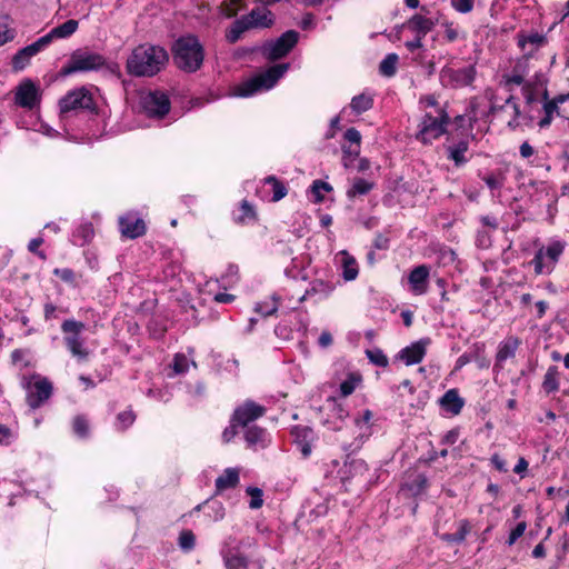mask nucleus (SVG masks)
<instances>
[{"instance_id": "obj_1", "label": "nucleus", "mask_w": 569, "mask_h": 569, "mask_svg": "<svg viewBox=\"0 0 569 569\" xmlns=\"http://www.w3.org/2000/svg\"><path fill=\"white\" fill-rule=\"evenodd\" d=\"M169 54L163 47L143 43L137 46L127 59L126 69L134 77H153L167 64Z\"/></svg>"}, {"instance_id": "obj_2", "label": "nucleus", "mask_w": 569, "mask_h": 569, "mask_svg": "<svg viewBox=\"0 0 569 569\" xmlns=\"http://www.w3.org/2000/svg\"><path fill=\"white\" fill-rule=\"evenodd\" d=\"M529 63L519 59L510 74L502 76L501 83L509 94H512L515 87H521L522 96L527 104H532L540 99V94L547 98L546 81L541 76L536 74L533 79L526 80L525 73Z\"/></svg>"}, {"instance_id": "obj_3", "label": "nucleus", "mask_w": 569, "mask_h": 569, "mask_svg": "<svg viewBox=\"0 0 569 569\" xmlns=\"http://www.w3.org/2000/svg\"><path fill=\"white\" fill-rule=\"evenodd\" d=\"M174 64L186 72H194L203 63L204 51L196 36L187 34L176 40L172 46Z\"/></svg>"}, {"instance_id": "obj_4", "label": "nucleus", "mask_w": 569, "mask_h": 569, "mask_svg": "<svg viewBox=\"0 0 569 569\" xmlns=\"http://www.w3.org/2000/svg\"><path fill=\"white\" fill-rule=\"evenodd\" d=\"M489 116L492 120L505 123L510 130H516L525 119L513 94H509L505 99L491 96Z\"/></svg>"}, {"instance_id": "obj_5", "label": "nucleus", "mask_w": 569, "mask_h": 569, "mask_svg": "<svg viewBox=\"0 0 569 569\" xmlns=\"http://www.w3.org/2000/svg\"><path fill=\"white\" fill-rule=\"evenodd\" d=\"M289 67V63L271 66L266 71L240 84L237 88V94L240 97H249L260 90L271 89L288 71Z\"/></svg>"}, {"instance_id": "obj_6", "label": "nucleus", "mask_w": 569, "mask_h": 569, "mask_svg": "<svg viewBox=\"0 0 569 569\" xmlns=\"http://www.w3.org/2000/svg\"><path fill=\"white\" fill-rule=\"evenodd\" d=\"M104 63L103 56L87 49H79L71 53L68 63L61 69V74L69 76L76 72L94 71L103 67Z\"/></svg>"}, {"instance_id": "obj_7", "label": "nucleus", "mask_w": 569, "mask_h": 569, "mask_svg": "<svg viewBox=\"0 0 569 569\" xmlns=\"http://www.w3.org/2000/svg\"><path fill=\"white\" fill-rule=\"evenodd\" d=\"M436 116L426 113L419 124L416 137L422 143H430L446 132L449 117L441 108L436 110Z\"/></svg>"}, {"instance_id": "obj_8", "label": "nucleus", "mask_w": 569, "mask_h": 569, "mask_svg": "<svg viewBox=\"0 0 569 569\" xmlns=\"http://www.w3.org/2000/svg\"><path fill=\"white\" fill-rule=\"evenodd\" d=\"M299 32L296 30H288L283 32L276 40L264 42L261 48V54L269 61H277L286 56L295 48L299 41Z\"/></svg>"}, {"instance_id": "obj_9", "label": "nucleus", "mask_w": 569, "mask_h": 569, "mask_svg": "<svg viewBox=\"0 0 569 569\" xmlns=\"http://www.w3.org/2000/svg\"><path fill=\"white\" fill-rule=\"evenodd\" d=\"M83 329L84 323L73 319L66 320L61 325V330L64 333L63 340L68 350L80 361L87 360L89 356V351L84 348L83 340L80 338Z\"/></svg>"}, {"instance_id": "obj_10", "label": "nucleus", "mask_w": 569, "mask_h": 569, "mask_svg": "<svg viewBox=\"0 0 569 569\" xmlns=\"http://www.w3.org/2000/svg\"><path fill=\"white\" fill-rule=\"evenodd\" d=\"M476 78V68L473 66H465L455 68L445 66L439 73L440 83L446 88H465L470 86Z\"/></svg>"}, {"instance_id": "obj_11", "label": "nucleus", "mask_w": 569, "mask_h": 569, "mask_svg": "<svg viewBox=\"0 0 569 569\" xmlns=\"http://www.w3.org/2000/svg\"><path fill=\"white\" fill-rule=\"evenodd\" d=\"M34 382L23 378L22 386L27 390V403L30 408H39L52 395V383L47 378L33 376Z\"/></svg>"}, {"instance_id": "obj_12", "label": "nucleus", "mask_w": 569, "mask_h": 569, "mask_svg": "<svg viewBox=\"0 0 569 569\" xmlns=\"http://www.w3.org/2000/svg\"><path fill=\"white\" fill-rule=\"evenodd\" d=\"M141 107L148 117L162 118L170 110V101L163 92H148L141 97Z\"/></svg>"}, {"instance_id": "obj_13", "label": "nucleus", "mask_w": 569, "mask_h": 569, "mask_svg": "<svg viewBox=\"0 0 569 569\" xmlns=\"http://www.w3.org/2000/svg\"><path fill=\"white\" fill-rule=\"evenodd\" d=\"M61 112H69L78 109H91L93 100L86 88L76 89L64 96L60 102Z\"/></svg>"}, {"instance_id": "obj_14", "label": "nucleus", "mask_w": 569, "mask_h": 569, "mask_svg": "<svg viewBox=\"0 0 569 569\" xmlns=\"http://www.w3.org/2000/svg\"><path fill=\"white\" fill-rule=\"evenodd\" d=\"M361 134L355 128H349L343 134V164L346 168L353 166L360 153Z\"/></svg>"}, {"instance_id": "obj_15", "label": "nucleus", "mask_w": 569, "mask_h": 569, "mask_svg": "<svg viewBox=\"0 0 569 569\" xmlns=\"http://www.w3.org/2000/svg\"><path fill=\"white\" fill-rule=\"evenodd\" d=\"M547 43V36L538 32L518 36V46L523 51V56L520 59L528 63L531 59H537L538 57H535V53Z\"/></svg>"}, {"instance_id": "obj_16", "label": "nucleus", "mask_w": 569, "mask_h": 569, "mask_svg": "<svg viewBox=\"0 0 569 569\" xmlns=\"http://www.w3.org/2000/svg\"><path fill=\"white\" fill-rule=\"evenodd\" d=\"M220 553L226 569H247L249 566V559L241 552L239 545L226 542Z\"/></svg>"}, {"instance_id": "obj_17", "label": "nucleus", "mask_w": 569, "mask_h": 569, "mask_svg": "<svg viewBox=\"0 0 569 569\" xmlns=\"http://www.w3.org/2000/svg\"><path fill=\"white\" fill-rule=\"evenodd\" d=\"M264 412V407L248 400L234 410L232 422L244 427L249 422L262 417Z\"/></svg>"}, {"instance_id": "obj_18", "label": "nucleus", "mask_w": 569, "mask_h": 569, "mask_svg": "<svg viewBox=\"0 0 569 569\" xmlns=\"http://www.w3.org/2000/svg\"><path fill=\"white\" fill-rule=\"evenodd\" d=\"M241 18L249 30L269 28L273 23V14L266 7L254 8Z\"/></svg>"}, {"instance_id": "obj_19", "label": "nucleus", "mask_w": 569, "mask_h": 569, "mask_svg": "<svg viewBox=\"0 0 569 569\" xmlns=\"http://www.w3.org/2000/svg\"><path fill=\"white\" fill-rule=\"evenodd\" d=\"M38 89L33 82H21L16 91V102L22 108L32 109L38 102Z\"/></svg>"}, {"instance_id": "obj_20", "label": "nucleus", "mask_w": 569, "mask_h": 569, "mask_svg": "<svg viewBox=\"0 0 569 569\" xmlns=\"http://www.w3.org/2000/svg\"><path fill=\"white\" fill-rule=\"evenodd\" d=\"M46 48V41L39 38L33 43L20 49L12 58V68L16 71L22 70L30 59Z\"/></svg>"}, {"instance_id": "obj_21", "label": "nucleus", "mask_w": 569, "mask_h": 569, "mask_svg": "<svg viewBox=\"0 0 569 569\" xmlns=\"http://www.w3.org/2000/svg\"><path fill=\"white\" fill-rule=\"evenodd\" d=\"M291 435L303 458L309 457L311 453L310 443L317 438L316 432L307 426H297L292 429Z\"/></svg>"}, {"instance_id": "obj_22", "label": "nucleus", "mask_w": 569, "mask_h": 569, "mask_svg": "<svg viewBox=\"0 0 569 569\" xmlns=\"http://www.w3.org/2000/svg\"><path fill=\"white\" fill-rule=\"evenodd\" d=\"M119 224L122 236L130 239L138 238L146 232L144 221L131 213L121 217Z\"/></svg>"}, {"instance_id": "obj_23", "label": "nucleus", "mask_w": 569, "mask_h": 569, "mask_svg": "<svg viewBox=\"0 0 569 569\" xmlns=\"http://www.w3.org/2000/svg\"><path fill=\"white\" fill-rule=\"evenodd\" d=\"M429 268L426 264H420L413 268L408 277L411 291L417 295H425L428 289Z\"/></svg>"}, {"instance_id": "obj_24", "label": "nucleus", "mask_w": 569, "mask_h": 569, "mask_svg": "<svg viewBox=\"0 0 569 569\" xmlns=\"http://www.w3.org/2000/svg\"><path fill=\"white\" fill-rule=\"evenodd\" d=\"M520 345H521L520 339L515 337V336H509L506 339H503L498 345V350H497V353H496V365H495V367L502 368V363L506 360H508L510 358H513L516 356V352H517V350H518Z\"/></svg>"}, {"instance_id": "obj_25", "label": "nucleus", "mask_w": 569, "mask_h": 569, "mask_svg": "<svg viewBox=\"0 0 569 569\" xmlns=\"http://www.w3.org/2000/svg\"><path fill=\"white\" fill-rule=\"evenodd\" d=\"M79 22L70 19L60 26L52 28L47 34L41 37L46 41V47L49 46L53 39H64L73 34L78 29Z\"/></svg>"}, {"instance_id": "obj_26", "label": "nucleus", "mask_w": 569, "mask_h": 569, "mask_svg": "<svg viewBox=\"0 0 569 569\" xmlns=\"http://www.w3.org/2000/svg\"><path fill=\"white\" fill-rule=\"evenodd\" d=\"M337 260L342 269V278L345 281H353L359 274V266L357 260L347 251H340Z\"/></svg>"}, {"instance_id": "obj_27", "label": "nucleus", "mask_w": 569, "mask_h": 569, "mask_svg": "<svg viewBox=\"0 0 569 569\" xmlns=\"http://www.w3.org/2000/svg\"><path fill=\"white\" fill-rule=\"evenodd\" d=\"M426 355V343L422 341H418L412 343L409 347L403 348L400 351V359L403 360V362L407 366L416 365L421 362Z\"/></svg>"}, {"instance_id": "obj_28", "label": "nucleus", "mask_w": 569, "mask_h": 569, "mask_svg": "<svg viewBox=\"0 0 569 569\" xmlns=\"http://www.w3.org/2000/svg\"><path fill=\"white\" fill-rule=\"evenodd\" d=\"M439 402L447 412H450L452 415L460 413L465 405V401L459 396L457 389H450L447 392H445V395L440 398Z\"/></svg>"}, {"instance_id": "obj_29", "label": "nucleus", "mask_w": 569, "mask_h": 569, "mask_svg": "<svg viewBox=\"0 0 569 569\" xmlns=\"http://www.w3.org/2000/svg\"><path fill=\"white\" fill-rule=\"evenodd\" d=\"M433 27L435 21L421 14H415L407 22V28L419 36V38H425Z\"/></svg>"}, {"instance_id": "obj_30", "label": "nucleus", "mask_w": 569, "mask_h": 569, "mask_svg": "<svg viewBox=\"0 0 569 569\" xmlns=\"http://www.w3.org/2000/svg\"><path fill=\"white\" fill-rule=\"evenodd\" d=\"M468 149L469 143L467 140H460L457 143L449 144L446 147L448 159L452 160L456 167H462L468 162V158L466 157Z\"/></svg>"}, {"instance_id": "obj_31", "label": "nucleus", "mask_w": 569, "mask_h": 569, "mask_svg": "<svg viewBox=\"0 0 569 569\" xmlns=\"http://www.w3.org/2000/svg\"><path fill=\"white\" fill-rule=\"evenodd\" d=\"M246 441L249 447L253 448H266L268 446L269 439L268 433L264 429L259 427H249L246 431Z\"/></svg>"}, {"instance_id": "obj_32", "label": "nucleus", "mask_w": 569, "mask_h": 569, "mask_svg": "<svg viewBox=\"0 0 569 569\" xmlns=\"http://www.w3.org/2000/svg\"><path fill=\"white\" fill-rule=\"evenodd\" d=\"M559 379H560V372L558 370V367L550 366L545 376L542 381V389L547 395L553 393L559 390Z\"/></svg>"}, {"instance_id": "obj_33", "label": "nucleus", "mask_w": 569, "mask_h": 569, "mask_svg": "<svg viewBox=\"0 0 569 569\" xmlns=\"http://www.w3.org/2000/svg\"><path fill=\"white\" fill-rule=\"evenodd\" d=\"M239 482V471L234 468H228L224 472L217 478L216 488L218 491H223L234 488Z\"/></svg>"}, {"instance_id": "obj_34", "label": "nucleus", "mask_w": 569, "mask_h": 569, "mask_svg": "<svg viewBox=\"0 0 569 569\" xmlns=\"http://www.w3.org/2000/svg\"><path fill=\"white\" fill-rule=\"evenodd\" d=\"M362 383V376L359 372H349L347 378L340 383V396L346 398L355 392Z\"/></svg>"}, {"instance_id": "obj_35", "label": "nucleus", "mask_w": 569, "mask_h": 569, "mask_svg": "<svg viewBox=\"0 0 569 569\" xmlns=\"http://www.w3.org/2000/svg\"><path fill=\"white\" fill-rule=\"evenodd\" d=\"M373 107V96L368 92H362L355 96L350 102V109L356 114H361Z\"/></svg>"}, {"instance_id": "obj_36", "label": "nucleus", "mask_w": 569, "mask_h": 569, "mask_svg": "<svg viewBox=\"0 0 569 569\" xmlns=\"http://www.w3.org/2000/svg\"><path fill=\"white\" fill-rule=\"evenodd\" d=\"M531 264L535 267V272L537 274H549L553 270V266L547 260L545 256V250L539 249L533 259L531 260Z\"/></svg>"}, {"instance_id": "obj_37", "label": "nucleus", "mask_w": 569, "mask_h": 569, "mask_svg": "<svg viewBox=\"0 0 569 569\" xmlns=\"http://www.w3.org/2000/svg\"><path fill=\"white\" fill-rule=\"evenodd\" d=\"M482 180L485 181V183L487 184V187L490 189V190H499L503 187L506 180H507V174L503 170H496V171H492L488 174H486Z\"/></svg>"}, {"instance_id": "obj_38", "label": "nucleus", "mask_w": 569, "mask_h": 569, "mask_svg": "<svg viewBox=\"0 0 569 569\" xmlns=\"http://www.w3.org/2000/svg\"><path fill=\"white\" fill-rule=\"evenodd\" d=\"M373 188V183L362 178H356L352 182L351 188L347 191L349 198L357 196H365L369 193Z\"/></svg>"}, {"instance_id": "obj_39", "label": "nucleus", "mask_w": 569, "mask_h": 569, "mask_svg": "<svg viewBox=\"0 0 569 569\" xmlns=\"http://www.w3.org/2000/svg\"><path fill=\"white\" fill-rule=\"evenodd\" d=\"M540 97L543 100L542 109L545 112V117L539 120L538 126L540 128H546L551 123L553 113L558 111V104L553 100H549L548 97L545 98L542 94H540Z\"/></svg>"}, {"instance_id": "obj_40", "label": "nucleus", "mask_w": 569, "mask_h": 569, "mask_svg": "<svg viewBox=\"0 0 569 569\" xmlns=\"http://www.w3.org/2000/svg\"><path fill=\"white\" fill-rule=\"evenodd\" d=\"M206 515L213 521H219L224 517V507L218 500H209L204 503Z\"/></svg>"}, {"instance_id": "obj_41", "label": "nucleus", "mask_w": 569, "mask_h": 569, "mask_svg": "<svg viewBox=\"0 0 569 569\" xmlns=\"http://www.w3.org/2000/svg\"><path fill=\"white\" fill-rule=\"evenodd\" d=\"M398 56L396 53L387 54L380 62L379 71L382 76L392 77L397 71Z\"/></svg>"}, {"instance_id": "obj_42", "label": "nucleus", "mask_w": 569, "mask_h": 569, "mask_svg": "<svg viewBox=\"0 0 569 569\" xmlns=\"http://www.w3.org/2000/svg\"><path fill=\"white\" fill-rule=\"evenodd\" d=\"M72 430L80 438H88L90 433L89 420L86 416L78 415L72 420Z\"/></svg>"}, {"instance_id": "obj_43", "label": "nucleus", "mask_w": 569, "mask_h": 569, "mask_svg": "<svg viewBox=\"0 0 569 569\" xmlns=\"http://www.w3.org/2000/svg\"><path fill=\"white\" fill-rule=\"evenodd\" d=\"M247 30H249V28L242 18H240L231 24L230 29L226 33V39L230 43H236L240 39L241 34Z\"/></svg>"}, {"instance_id": "obj_44", "label": "nucleus", "mask_w": 569, "mask_h": 569, "mask_svg": "<svg viewBox=\"0 0 569 569\" xmlns=\"http://www.w3.org/2000/svg\"><path fill=\"white\" fill-rule=\"evenodd\" d=\"M372 418L373 413L369 409H366L359 417L355 418V423L360 429L361 436H365L370 431Z\"/></svg>"}, {"instance_id": "obj_45", "label": "nucleus", "mask_w": 569, "mask_h": 569, "mask_svg": "<svg viewBox=\"0 0 569 569\" xmlns=\"http://www.w3.org/2000/svg\"><path fill=\"white\" fill-rule=\"evenodd\" d=\"M366 356L370 360L371 363L386 368L389 363L387 356L379 348L368 349L366 350Z\"/></svg>"}, {"instance_id": "obj_46", "label": "nucleus", "mask_w": 569, "mask_h": 569, "mask_svg": "<svg viewBox=\"0 0 569 569\" xmlns=\"http://www.w3.org/2000/svg\"><path fill=\"white\" fill-rule=\"evenodd\" d=\"M469 531L468 522L461 521L460 528L455 533H445L441 536V539L447 542H462L466 539V536Z\"/></svg>"}, {"instance_id": "obj_47", "label": "nucleus", "mask_w": 569, "mask_h": 569, "mask_svg": "<svg viewBox=\"0 0 569 569\" xmlns=\"http://www.w3.org/2000/svg\"><path fill=\"white\" fill-rule=\"evenodd\" d=\"M266 183L272 186V192H273L272 200L273 201H279L286 197L287 188L277 178H274L272 176L268 177V178H266Z\"/></svg>"}, {"instance_id": "obj_48", "label": "nucleus", "mask_w": 569, "mask_h": 569, "mask_svg": "<svg viewBox=\"0 0 569 569\" xmlns=\"http://www.w3.org/2000/svg\"><path fill=\"white\" fill-rule=\"evenodd\" d=\"M563 244L560 242H553L549 244L545 250V256L547 260L555 267L556 262L558 261L559 257L561 256L563 251Z\"/></svg>"}, {"instance_id": "obj_49", "label": "nucleus", "mask_w": 569, "mask_h": 569, "mask_svg": "<svg viewBox=\"0 0 569 569\" xmlns=\"http://www.w3.org/2000/svg\"><path fill=\"white\" fill-rule=\"evenodd\" d=\"M136 420V416L131 410H126L117 416V428L119 430H126L130 427Z\"/></svg>"}, {"instance_id": "obj_50", "label": "nucleus", "mask_w": 569, "mask_h": 569, "mask_svg": "<svg viewBox=\"0 0 569 569\" xmlns=\"http://www.w3.org/2000/svg\"><path fill=\"white\" fill-rule=\"evenodd\" d=\"M196 543V537L191 530H183L179 536V546L186 551L193 549Z\"/></svg>"}, {"instance_id": "obj_51", "label": "nucleus", "mask_w": 569, "mask_h": 569, "mask_svg": "<svg viewBox=\"0 0 569 569\" xmlns=\"http://www.w3.org/2000/svg\"><path fill=\"white\" fill-rule=\"evenodd\" d=\"M475 0H451L452 8L460 13L472 11Z\"/></svg>"}, {"instance_id": "obj_52", "label": "nucleus", "mask_w": 569, "mask_h": 569, "mask_svg": "<svg viewBox=\"0 0 569 569\" xmlns=\"http://www.w3.org/2000/svg\"><path fill=\"white\" fill-rule=\"evenodd\" d=\"M247 492L248 495H250L252 497L251 501H250V508L252 509H258L262 506V491L261 489L259 488H252V487H249L247 489Z\"/></svg>"}, {"instance_id": "obj_53", "label": "nucleus", "mask_w": 569, "mask_h": 569, "mask_svg": "<svg viewBox=\"0 0 569 569\" xmlns=\"http://www.w3.org/2000/svg\"><path fill=\"white\" fill-rule=\"evenodd\" d=\"M527 528L526 522L521 521L519 522L510 532L508 538V545L512 546L525 532Z\"/></svg>"}, {"instance_id": "obj_54", "label": "nucleus", "mask_w": 569, "mask_h": 569, "mask_svg": "<svg viewBox=\"0 0 569 569\" xmlns=\"http://www.w3.org/2000/svg\"><path fill=\"white\" fill-rule=\"evenodd\" d=\"M188 369V359L184 355H176L173 360V370L176 373H183Z\"/></svg>"}, {"instance_id": "obj_55", "label": "nucleus", "mask_w": 569, "mask_h": 569, "mask_svg": "<svg viewBox=\"0 0 569 569\" xmlns=\"http://www.w3.org/2000/svg\"><path fill=\"white\" fill-rule=\"evenodd\" d=\"M445 37L449 42H453L458 39V30L453 27L452 22H445Z\"/></svg>"}, {"instance_id": "obj_56", "label": "nucleus", "mask_w": 569, "mask_h": 569, "mask_svg": "<svg viewBox=\"0 0 569 569\" xmlns=\"http://www.w3.org/2000/svg\"><path fill=\"white\" fill-rule=\"evenodd\" d=\"M53 273L66 282L72 283L74 281V272L71 269H54Z\"/></svg>"}, {"instance_id": "obj_57", "label": "nucleus", "mask_w": 569, "mask_h": 569, "mask_svg": "<svg viewBox=\"0 0 569 569\" xmlns=\"http://www.w3.org/2000/svg\"><path fill=\"white\" fill-rule=\"evenodd\" d=\"M43 242V239L42 238H34L32 239L29 244H28V249L29 251L38 254L41 259H46V254L43 251H39L38 248L42 244Z\"/></svg>"}, {"instance_id": "obj_58", "label": "nucleus", "mask_w": 569, "mask_h": 569, "mask_svg": "<svg viewBox=\"0 0 569 569\" xmlns=\"http://www.w3.org/2000/svg\"><path fill=\"white\" fill-rule=\"evenodd\" d=\"M327 401L328 403L332 405L335 413L340 420L348 416V412L346 411L343 406L340 403L338 405L335 398H329Z\"/></svg>"}, {"instance_id": "obj_59", "label": "nucleus", "mask_w": 569, "mask_h": 569, "mask_svg": "<svg viewBox=\"0 0 569 569\" xmlns=\"http://www.w3.org/2000/svg\"><path fill=\"white\" fill-rule=\"evenodd\" d=\"M519 152L521 158L528 159L535 154V149L529 142L525 141L520 144Z\"/></svg>"}, {"instance_id": "obj_60", "label": "nucleus", "mask_w": 569, "mask_h": 569, "mask_svg": "<svg viewBox=\"0 0 569 569\" xmlns=\"http://www.w3.org/2000/svg\"><path fill=\"white\" fill-rule=\"evenodd\" d=\"M490 460L498 471L507 472L506 461L498 453L492 455Z\"/></svg>"}, {"instance_id": "obj_61", "label": "nucleus", "mask_w": 569, "mask_h": 569, "mask_svg": "<svg viewBox=\"0 0 569 569\" xmlns=\"http://www.w3.org/2000/svg\"><path fill=\"white\" fill-rule=\"evenodd\" d=\"M13 39V32L0 23V46Z\"/></svg>"}, {"instance_id": "obj_62", "label": "nucleus", "mask_w": 569, "mask_h": 569, "mask_svg": "<svg viewBox=\"0 0 569 569\" xmlns=\"http://www.w3.org/2000/svg\"><path fill=\"white\" fill-rule=\"evenodd\" d=\"M236 435H237V430H236L234 425L227 427L222 432L223 442H226V443L230 442L234 438Z\"/></svg>"}, {"instance_id": "obj_63", "label": "nucleus", "mask_w": 569, "mask_h": 569, "mask_svg": "<svg viewBox=\"0 0 569 569\" xmlns=\"http://www.w3.org/2000/svg\"><path fill=\"white\" fill-rule=\"evenodd\" d=\"M422 39L423 38H419V36L416 34V38L411 41H407L405 46L409 51L413 52L415 50L422 48Z\"/></svg>"}, {"instance_id": "obj_64", "label": "nucleus", "mask_w": 569, "mask_h": 569, "mask_svg": "<svg viewBox=\"0 0 569 569\" xmlns=\"http://www.w3.org/2000/svg\"><path fill=\"white\" fill-rule=\"evenodd\" d=\"M373 246L378 250H385L388 248V239L379 234L376 237Z\"/></svg>"}]
</instances>
